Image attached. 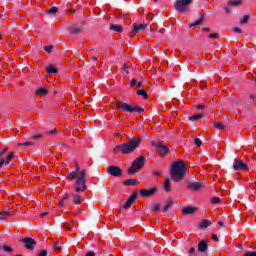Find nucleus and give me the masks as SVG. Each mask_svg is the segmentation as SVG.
Segmentation results:
<instances>
[{"mask_svg":"<svg viewBox=\"0 0 256 256\" xmlns=\"http://www.w3.org/2000/svg\"><path fill=\"white\" fill-rule=\"evenodd\" d=\"M52 249H53V251H55L56 253H59V251H61V249H62L61 243H59V242H54V243L52 244Z\"/></svg>","mask_w":256,"mask_h":256,"instance_id":"cd10ccee","label":"nucleus"},{"mask_svg":"<svg viewBox=\"0 0 256 256\" xmlns=\"http://www.w3.org/2000/svg\"><path fill=\"white\" fill-rule=\"evenodd\" d=\"M153 147H156L158 153L164 157V155H167L169 153V147L166 145H163V142H153Z\"/></svg>","mask_w":256,"mask_h":256,"instance_id":"1a4fd4ad","label":"nucleus"},{"mask_svg":"<svg viewBox=\"0 0 256 256\" xmlns=\"http://www.w3.org/2000/svg\"><path fill=\"white\" fill-rule=\"evenodd\" d=\"M193 3V0H176L174 7L179 13H187V7Z\"/></svg>","mask_w":256,"mask_h":256,"instance_id":"423d86ee","label":"nucleus"},{"mask_svg":"<svg viewBox=\"0 0 256 256\" xmlns=\"http://www.w3.org/2000/svg\"><path fill=\"white\" fill-rule=\"evenodd\" d=\"M158 33H159L160 35H163V33H165V29H164V28H161V29L158 31Z\"/></svg>","mask_w":256,"mask_h":256,"instance_id":"680f3d73","label":"nucleus"},{"mask_svg":"<svg viewBox=\"0 0 256 256\" xmlns=\"http://www.w3.org/2000/svg\"><path fill=\"white\" fill-rule=\"evenodd\" d=\"M202 31L211 32V28H202Z\"/></svg>","mask_w":256,"mask_h":256,"instance_id":"e2e57ef3","label":"nucleus"},{"mask_svg":"<svg viewBox=\"0 0 256 256\" xmlns=\"http://www.w3.org/2000/svg\"><path fill=\"white\" fill-rule=\"evenodd\" d=\"M137 85V79L133 78L130 82V87H135Z\"/></svg>","mask_w":256,"mask_h":256,"instance_id":"603ef678","label":"nucleus"},{"mask_svg":"<svg viewBox=\"0 0 256 256\" xmlns=\"http://www.w3.org/2000/svg\"><path fill=\"white\" fill-rule=\"evenodd\" d=\"M143 139L141 137L132 138L126 143L117 145L113 148V153H122L123 155H129L135 151L141 145Z\"/></svg>","mask_w":256,"mask_h":256,"instance_id":"f03ea898","label":"nucleus"},{"mask_svg":"<svg viewBox=\"0 0 256 256\" xmlns=\"http://www.w3.org/2000/svg\"><path fill=\"white\" fill-rule=\"evenodd\" d=\"M208 39H219V34L214 33L208 36Z\"/></svg>","mask_w":256,"mask_h":256,"instance_id":"c03bdc74","label":"nucleus"},{"mask_svg":"<svg viewBox=\"0 0 256 256\" xmlns=\"http://www.w3.org/2000/svg\"><path fill=\"white\" fill-rule=\"evenodd\" d=\"M224 11L226 12V15H231V7H224Z\"/></svg>","mask_w":256,"mask_h":256,"instance_id":"864d4df0","label":"nucleus"},{"mask_svg":"<svg viewBox=\"0 0 256 256\" xmlns=\"http://www.w3.org/2000/svg\"><path fill=\"white\" fill-rule=\"evenodd\" d=\"M212 239L213 241H215L217 243V241H219V237H217V235L212 234Z\"/></svg>","mask_w":256,"mask_h":256,"instance_id":"5fc2aeb1","label":"nucleus"},{"mask_svg":"<svg viewBox=\"0 0 256 256\" xmlns=\"http://www.w3.org/2000/svg\"><path fill=\"white\" fill-rule=\"evenodd\" d=\"M8 148L5 147L0 151V169L1 167H3V165H5V160L2 158L3 155H5V153H7Z\"/></svg>","mask_w":256,"mask_h":256,"instance_id":"393cba45","label":"nucleus"},{"mask_svg":"<svg viewBox=\"0 0 256 256\" xmlns=\"http://www.w3.org/2000/svg\"><path fill=\"white\" fill-rule=\"evenodd\" d=\"M194 145H196V147H201V145H203V142L201 141V139L196 138L194 139Z\"/></svg>","mask_w":256,"mask_h":256,"instance_id":"ea45409f","label":"nucleus"},{"mask_svg":"<svg viewBox=\"0 0 256 256\" xmlns=\"http://www.w3.org/2000/svg\"><path fill=\"white\" fill-rule=\"evenodd\" d=\"M30 139H33L34 141H39V139H43V134L34 135Z\"/></svg>","mask_w":256,"mask_h":256,"instance_id":"a19ab883","label":"nucleus"},{"mask_svg":"<svg viewBox=\"0 0 256 256\" xmlns=\"http://www.w3.org/2000/svg\"><path fill=\"white\" fill-rule=\"evenodd\" d=\"M40 215H41V217H47L48 213H47V212H44V213H42V214H40Z\"/></svg>","mask_w":256,"mask_h":256,"instance_id":"338daca9","label":"nucleus"},{"mask_svg":"<svg viewBox=\"0 0 256 256\" xmlns=\"http://www.w3.org/2000/svg\"><path fill=\"white\" fill-rule=\"evenodd\" d=\"M243 4V0H230L228 2V7H239Z\"/></svg>","mask_w":256,"mask_h":256,"instance_id":"5701e85b","label":"nucleus"},{"mask_svg":"<svg viewBox=\"0 0 256 256\" xmlns=\"http://www.w3.org/2000/svg\"><path fill=\"white\" fill-rule=\"evenodd\" d=\"M71 223L76 226L79 225V222H75V220H71Z\"/></svg>","mask_w":256,"mask_h":256,"instance_id":"69168bd1","label":"nucleus"},{"mask_svg":"<svg viewBox=\"0 0 256 256\" xmlns=\"http://www.w3.org/2000/svg\"><path fill=\"white\" fill-rule=\"evenodd\" d=\"M148 26H149V24H136V23H134L132 25V34L137 35V33H139V31H145Z\"/></svg>","mask_w":256,"mask_h":256,"instance_id":"4468645a","label":"nucleus"},{"mask_svg":"<svg viewBox=\"0 0 256 256\" xmlns=\"http://www.w3.org/2000/svg\"><path fill=\"white\" fill-rule=\"evenodd\" d=\"M197 211L195 207H184L182 209V215H193Z\"/></svg>","mask_w":256,"mask_h":256,"instance_id":"dca6fc26","label":"nucleus"},{"mask_svg":"<svg viewBox=\"0 0 256 256\" xmlns=\"http://www.w3.org/2000/svg\"><path fill=\"white\" fill-rule=\"evenodd\" d=\"M187 187L190 189V191H201V189L205 187V184L203 182H191L188 183Z\"/></svg>","mask_w":256,"mask_h":256,"instance_id":"ddd939ff","label":"nucleus"},{"mask_svg":"<svg viewBox=\"0 0 256 256\" xmlns=\"http://www.w3.org/2000/svg\"><path fill=\"white\" fill-rule=\"evenodd\" d=\"M11 215H13V212L9 208L2 211L0 210V219H7V217H11Z\"/></svg>","mask_w":256,"mask_h":256,"instance_id":"f3484780","label":"nucleus"},{"mask_svg":"<svg viewBox=\"0 0 256 256\" xmlns=\"http://www.w3.org/2000/svg\"><path fill=\"white\" fill-rule=\"evenodd\" d=\"M117 109H121V111H125L126 113H143L145 109L140 106H131L128 103L117 100L115 102Z\"/></svg>","mask_w":256,"mask_h":256,"instance_id":"20e7f679","label":"nucleus"},{"mask_svg":"<svg viewBox=\"0 0 256 256\" xmlns=\"http://www.w3.org/2000/svg\"><path fill=\"white\" fill-rule=\"evenodd\" d=\"M164 191H166V193L171 191V180H169V178H166L164 181Z\"/></svg>","mask_w":256,"mask_h":256,"instance_id":"a878e982","label":"nucleus"},{"mask_svg":"<svg viewBox=\"0 0 256 256\" xmlns=\"http://www.w3.org/2000/svg\"><path fill=\"white\" fill-rule=\"evenodd\" d=\"M47 15H55L59 13V8L51 7L50 9L46 10Z\"/></svg>","mask_w":256,"mask_h":256,"instance_id":"c85d7f7f","label":"nucleus"},{"mask_svg":"<svg viewBox=\"0 0 256 256\" xmlns=\"http://www.w3.org/2000/svg\"><path fill=\"white\" fill-rule=\"evenodd\" d=\"M85 256H95V252L89 251V252L86 253Z\"/></svg>","mask_w":256,"mask_h":256,"instance_id":"6e6d98bb","label":"nucleus"},{"mask_svg":"<svg viewBox=\"0 0 256 256\" xmlns=\"http://www.w3.org/2000/svg\"><path fill=\"white\" fill-rule=\"evenodd\" d=\"M33 145H35V143L33 142H24V143H19L18 147H33Z\"/></svg>","mask_w":256,"mask_h":256,"instance_id":"c9c22d12","label":"nucleus"},{"mask_svg":"<svg viewBox=\"0 0 256 256\" xmlns=\"http://www.w3.org/2000/svg\"><path fill=\"white\" fill-rule=\"evenodd\" d=\"M171 207H173V203H171V201H167L165 206L163 207L164 213L169 212V209H171Z\"/></svg>","mask_w":256,"mask_h":256,"instance_id":"2f4dec72","label":"nucleus"},{"mask_svg":"<svg viewBox=\"0 0 256 256\" xmlns=\"http://www.w3.org/2000/svg\"><path fill=\"white\" fill-rule=\"evenodd\" d=\"M253 103H255V96L251 95L248 105H253Z\"/></svg>","mask_w":256,"mask_h":256,"instance_id":"09e8293b","label":"nucleus"},{"mask_svg":"<svg viewBox=\"0 0 256 256\" xmlns=\"http://www.w3.org/2000/svg\"><path fill=\"white\" fill-rule=\"evenodd\" d=\"M250 16L245 15L241 20H240V25H247L249 23Z\"/></svg>","mask_w":256,"mask_h":256,"instance_id":"473e14b6","label":"nucleus"},{"mask_svg":"<svg viewBox=\"0 0 256 256\" xmlns=\"http://www.w3.org/2000/svg\"><path fill=\"white\" fill-rule=\"evenodd\" d=\"M212 203H214V205H217V204L221 203V198L213 197L212 198Z\"/></svg>","mask_w":256,"mask_h":256,"instance_id":"79ce46f5","label":"nucleus"},{"mask_svg":"<svg viewBox=\"0 0 256 256\" xmlns=\"http://www.w3.org/2000/svg\"><path fill=\"white\" fill-rule=\"evenodd\" d=\"M108 175H111L112 177H121L123 175V172L121 171V168L118 166H110L107 168Z\"/></svg>","mask_w":256,"mask_h":256,"instance_id":"9d476101","label":"nucleus"},{"mask_svg":"<svg viewBox=\"0 0 256 256\" xmlns=\"http://www.w3.org/2000/svg\"><path fill=\"white\" fill-rule=\"evenodd\" d=\"M145 166V156H139L134 159L131 164V167L128 169V175H135L138 171H141Z\"/></svg>","mask_w":256,"mask_h":256,"instance_id":"39448f33","label":"nucleus"},{"mask_svg":"<svg viewBox=\"0 0 256 256\" xmlns=\"http://www.w3.org/2000/svg\"><path fill=\"white\" fill-rule=\"evenodd\" d=\"M154 175H155L156 177H159V175H161V172H155Z\"/></svg>","mask_w":256,"mask_h":256,"instance_id":"774afa93","label":"nucleus"},{"mask_svg":"<svg viewBox=\"0 0 256 256\" xmlns=\"http://www.w3.org/2000/svg\"><path fill=\"white\" fill-rule=\"evenodd\" d=\"M44 51H46V53H52L53 52V46H44Z\"/></svg>","mask_w":256,"mask_h":256,"instance_id":"37998d69","label":"nucleus"},{"mask_svg":"<svg viewBox=\"0 0 256 256\" xmlns=\"http://www.w3.org/2000/svg\"><path fill=\"white\" fill-rule=\"evenodd\" d=\"M232 31H233L234 33H243V30H241V28H239V27L233 28Z\"/></svg>","mask_w":256,"mask_h":256,"instance_id":"de8ad7c7","label":"nucleus"},{"mask_svg":"<svg viewBox=\"0 0 256 256\" xmlns=\"http://www.w3.org/2000/svg\"><path fill=\"white\" fill-rule=\"evenodd\" d=\"M234 171H247L249 166L243 160L235 159L233 163Z\"/></svg>","mask_w":256,"mask_h":256,"instance_id":"6e6552de","label":"nucleus"},{"mask_svg":"<svg viewBox=\"0 0 256 256\" xmlns=\"http://www.w3.org/2000/svg\"><path fill=\"white\" fill-rule=\"evenodd\" d=\"M110 31H115L116 33H123V26L118 24H111Z\"/></svg>","mask_w":256,"mask_h":256,"instance_id":"aec40b11","label":"nucleus"},{"mask_svg":"<svg viewBox=\"0 0 256 256\" xmlns=\"http://www.w3.org/2000/svg\"><path fill=\"white\" fill-rule=\"evenodd\" d=\"M204 19H205V15L201 14L200 18L196 22L190 24V27H199V25H203Z\"/></svg>","mask_w":256,"mask_h":256,"instance_id":"b1692460","label":"nucleus"},{"mask_svg":"<svg viewBox=\"0 0 256 256\" xmlns=\"http://www.w3.org/2000/svg\"><path fill=\"white\" fill-rule=\"evenodd\" d=\"M198 119H203V114H196L189 118V121H198Z\"/></svg>","mask_w":256,"mask_h":256,"instance_id":"72a5a7b5","label":"nucleus"},{"mask_svg":"<svg viewBox=\"0 0 256 256\" xmlns=\"http://www.w3.org/2000/svg\"><path fill=\"white\" fill-rule=\"evenodd\" d=\"M125 187H135V185H139V182L135 179H127L123 182Z\"/></svg>","mask_w":256,"mask_h":256,"instance_id":"a211bd4d","label":"nucleus"},{"mask_svg":"<svg viewBox=\"0 0 256 256\" xmlns=\"http://www.w3.org/2000/svg\"><path fill=\"white\" fill-rule=\"evenodd\" d=\"M67 13H77V10L74 9V10H68Z\"/></svg>","mask_w":256,"mask_h":256,"instance_id":"0e129e2a","label":"nucleus"},{"mask_svg":"<svg viewBox=\"0 0 256 256\" xmlns=\"http://www.w3.org/2000/svg\"><path fill=\"white\" fill-rule=\"evenodd\" d=\"M189 253L191 255H193L195 253V247H191L190 250H189Z\"/></svg>","mask_w":256,"mask_h":256,"instance_id":"bf43d9fd","label":"nucleus"},{"mask_svg":"<svg viewBox=\"0 0 256 256\" xmlns=\"http://www.w3.org/2000/svg\"><path fill=\"white\" fill-rule=\"evenodd\" d=\"M74 205H79L81 203V196L79 195H74Z\"/></svg>","mask_w":256,"mask_h":256,"instance_id":"4c0bfd02","label":"nucleus"},{"mask_svg":"<svg viewBox=\"0 0 256 256\" xmlns=\"http://www.w3.org/2000/svg\"><path fill=\"white\" fill-rule=\"evenodd\" d=\"M57 134V130H51L48 132V135H55Z\"/></svg>","mask_w":256,"mask_h":256,"instance_id":"13d9d810","label":"nucleus"},{"mask_svg":"<svg viewBox=\"0 0 256 256\" xmlns=\"http://www.w3.org/2000/svg\"><path fill=\"white\" fill-rule=\"evenodd\" d=\"M47 88H39L37 91H36V95H40V96H43L45 97V95H47Z\"/></svg>","mask_w":256,"mask_h":256,"instance_id":"c756f323","label":"nucleus"},{"mask_svg":"<svg viewBox=\"0 0 256 256\" xmlns=\"http://www.w3.org/2000/svg\"><path fill=\"white\" fill-rule=\"evenodd\" d=\"M214 129H218L219 131H225L227 126L223 122H214Z\"/></svg>","mask_w":256,"mask_h":256,"instance_id":"412c9836","label":"nucleus"},{"mask_svg":"<svg viewBox=\"0 0 256 256\" xmlns=\"http://www.w3.org/2000/svg\"><path fill=\"white\" fill-rule=\"evenodd\" d=\"M0 249L5 251L6 253H13V248H11L10 246H7V245L0 246Z\"/></svg>","mask_w":256,"mask_h":256,"instance_id":"f704fd0d","label":"nucleus"},{"mask_svg":"<svg viewBox=\"0 0 256 256\" xmlns=\"http://www.w3.org/2000/svg\"><path fill=\"white\" fill-rule=\"evenodd\" d=\"M137 195H139V190L134 191V193H132L129 196L128 200L124 204V209H130L131 205H133V203H135V201L137 199Z\"/></svg>","mask_w":256,"mask_h":256,"instance_id":"f8f14e48","label":"nucleus"},{"mask_svg":"<svg viewBox=\"0 0 256 256\" xmlns=\"http://www.w3.org/2000/svg\"><path fill=\"white\" fill-rule=\"evenodd\" d=\"M69 29L72 35H79L83 32V28L75 27V25H70Z\"/></svg>","mask_w":256,"mask_h":256,"instance_id":"6ab92c4d","label":"nucleus"},{"mask_svg":"<svg viewBox=\"0 0 256 256\" xmlns=\"http://www.w3.org/2000/svg\"><path fill=\"white\" fill-rule=\"evenodd\" d=\"M63 226H64V228H66L67 231H73V228L71 226H69V224L64 223Z\"/></svg>","mask_w":256,"mask_h":256,"instance_id":"3c124183","label":"nucleus"},{"mask_svg":"<svg viewBox=\"0 0 256 256\" xmlns=\"http://www.w3.org/2000/svg\"><path fill=\"white\" fill-rule=\"evenodd\" d=\"M69 197H71V194H64V195H62L61 200L62 201H67V199H69Z\"/></svg>","mask_w":256,"mask_h":256,"instance_id":"49530a36","label":"nucleus"},{"mask_svg":"<svg viewBox=\"0 0 256 256\" xmlns=\"http://www.w3.org/2000/svg\"><path fill=\"white\" fill-rule=\"evenodd\" d=\"M211 225V222L208 219L201 220L199 222V229H207Z\"/></svg>","mask_w":256,"mask_h":256,"instance_id":"4be33fe9","label":"nucleus"},{"mask_svg":"<svg viewBox=\"0 0 256 256\" xmlns=\"http://www.w3.org/2000/svg\"><path fill=\"white\" fill-rule=\"evenodd\" d=\"M66 179H69L70 181L75 182V191L76 193H84V191H87V170H82L79 166V163L75 162V171L70 172Z\"/></svg>","mask_w":256,"mask_h":256,"instance_id":"f257e3e1","label":"nucleus"},{"mask_svg":"<svg viewBox=\"0 0 256 256\" xmlns=\"http://www.w3.org/2000/svg\"><path fill=\"white\" fill-rule=\"evenodd\" d=\"M122 71H125L126 75H129V68L127 67V64H123Z\"/></svg>","mask_w":256,"mask_h":256,"instance_id":"a18cd8bd","label":"nucleus"},{"mask_svg":"<svg viewBox=\"0 0 256 256\" xmlns=\"http://www.w3.org/2000/svg\"><path fill=\"white\" fill-rule=\"evenodd\" d=\"M137 95H142V97H144V99H149V95L147 94V92H145V90H138Z\"/></svg>","mask_w":256,"mask_h":256,"instance_id":"e433bc0d","label":"nucleus"},{"mask_svg":"<svg viewBox=\"0 0 256 256\" xmlns=\"http://www.w3.org/2000/svg\"><path fill=\"white\" fill-rule=\"evenodd\" d=\"M170 173L173 181L179 183V181H181L183 177H185V175L189 173V169L187 168V166H185V162L176 161L172 164Z\"/></svg>","mask_w":256,"mask_h":256,"instance_id":"7ed1b4c3","label":"nucleus"},{"mask_svg":"<svg viewBox=\"0 0 256 256\" xmlns=\"http://www.w3.org/2000/svg\"><path fill=\"white\" fill-rule=\"evenodd\" d=\"M47 255H49V252L47 250H42L39 253V256H47Z\"/></svg>","mask_w":256,"mask_h":256,"instance_id":"8fccbe9b","label":"nucleus"},{"mask_svg":"<svg viewBox=\"0 0 256 256\" xmlns=\"http://www.w3.org/2000/svg\"><path fill=\"white\" fill-rule=\"evenodd\" d=\"M46 73H48V74H51V73L57 74V73H59V70H57L53 66H49L48 68H46Z\"/></svg>","mask_w":256,"mask_h":256,"instance_id":"7c9ffc66","label":"nucleus"},{"mask_svg":"<svg viewBox=\"0 0 256 256\" xmlns=\"http://www.w3.org/2000/svg\"><path fill=\"white\" fill-rule=\"evenodd\" d=\"M139 193L141 197H145V198L153 197V195L157 193V188L152 187L151 189H140Z\"/></svg>","mask_w":256,"mask_h":256,"instance_id":"9b49d317","label":"nucleus"},{"mask_svg":"<svg viewBox=\"0 0 256 256\" xmlns=\"http://www.w3.org/2000/svg\"><path fill=\"white\" fill-rule=\"evenodd\" d=\"M209 249V246L207 245L206 240H202L198 243V251L199 253H205Z\"/></svg>","mask_w":256,"mask_h":256,"instance_id":"2eb2a0df","label":"nucleus"},{"mask_svg":"<svg viewBox=\"0 0 256 256\" xmlns=\"http://www.w3.org/2000/svg\"><path fill=\"white\" fill-rule=\"evenodd\" d=\"M21 243H24L25 249L28 251H35V245H37V241L33 238H22Z\"/></svg>","mask_w":256,"mask_h":256,"instance_id":"0eeeda50","label":"nucleus"},{"mask_svg":"<svg viewBox=\"0 0 256 256\" xmlns=\"http://www.w3.org/2000/svg\"><path fill=\"white\" fill-rule=\"evenodd\" d=\"M196 109H205V105H196Z\"/></svg>","mask_w":256,"mask_h":256,"instance_id":"052dcab7","label":"nucleus"},{"mask_svg":"<svg viewBox=\"0 0 256 256\" xmlns=\"http://www.w3.org/2000/svg\"><path fill=\"white\" fill-rule=\"evenodd\" d=\"M64 203H65V201L60 199L59 202H58L59 207H63Z\"/></svg>","mask_w":256,"mask_h":256,"instance_id":"4d7b16f0","label":"nucleus"},{"mask_svg":"<svg viewBox=\"0 0 256 256\" xmlns=\"http://www.w3.org/2000/svg\"><path fill=\"white\" fill-rule=\"evenodd\" d=\"M159 209H161V206L159 204H154L151 207V211H153L154 213H156V211H159Z\"/></svg>","mask_w":256,"mask_h":256,"instance_id":"58836bf2","label":"nucleus"},{"mask_svg":"<svg viewBox=\"0 0 256 256\" xmlns=\"http://www.w3.org/2000/svg\"><path fill=\"white\" fill-rule=\"evenodd\" d=\"M14 158H15V154H14L13 152H10V153L6 156V159L4 160V161H5V165H10L12 159H14Z\"/></svg>","mask_w":256,"mask_h":256,"instance_id":"bb28decb","label":"nucleus"}]
</instances>
